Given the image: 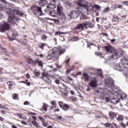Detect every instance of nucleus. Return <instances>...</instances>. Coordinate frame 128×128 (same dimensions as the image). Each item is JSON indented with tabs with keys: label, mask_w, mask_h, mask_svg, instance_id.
Returning <instances> with one entry per match:
<instances>
[{
	"label": "nucleus",
	"mask_w": 128,
	"mask_h": 128,
	"mask_svg": "<svg viewBox=\"0 0 128 128\" xmlns=\"http://www.w3.org/2000/svg\"><path fill=\"white\" fill-rule=\"evenodd\" d=\"M76 6L78 8L82 10V14H88L94 8L90 5L84 4V1L83 0H78L76 2Z\"/></svg>",
	"instance_id": "f257e3e1"
},
{
	"label": "nucleus",
	"mask_w": 128,
	"mask_h": 128,
	"mask_svg": "<svg viewBox=\"0 0 128 128\" xmlns=\"http://www.w3.org/2000/svg\"><path fill=\"white\" fill-rule=\"evenodd\" d=\"M105 50H106L107 52H110V54H112L111 55L110 58H113V60H116L117 58L120 57L122 56V51L120 50H116L114 47L109 46H104Z\"/></svg>",
	"instance_id": "f03ea898"
},
{
	"label": "nucleus",
	"mask_w": 128,
	"mask_h": 128,
	"mask_svg": "<svg viewBox=\"0 0 128 128\" xmlns=\"http://www.w3.org/2000/svg\"><path fill=\"white\" fill-rule=\"evenodd\" d=\"M122 63L120 64H116L114 68L116 70H118L119 72H123L126 68L128 69V60L126 58L124 59L122 61Z\"/></svg>",
	"instance_id": "7ed1b4c3"
},
{
	"label": "nucleus",
	"mask_w": 128,
	"mask_h": 128,
	"mask_svg": "<svg viewBox=\"0 0 128 128\" xmlns=\"http://www.w3.org/2000/svg\"><path fill=\"white\" fill-rule=\"evenodd\" d=\"M7 14L9 16L8 22L12 24H14L18 22V18L16 17V14L14 10H9L7 11Z\"/></svg>",
	"instance_id": "20e7f679"
},
{
	"label": "nucleus",
	"mask_w": 128,
	"mask_h": 128,
	"mask_svg": "<svg viewBox=\"0 0 128 128\" xmlns=\"http://www.w3.org/2000/svg\"><path fill=\"white\" fill-rule=\"evenodd\" d=\"M32 14L36 16H44V13L42 10V8L36 5H33L30 8Z\"/></svg>",
	"instance_id": "39448f33"
},
{
	"label": "nucleus",
	"mask_w": 128,
	"mask_h": 128,
	"mask_svg": "<svg viewBox=\"0 0 128 128\" xmlns=\"http://www.w3.org/2000/svg\"><path fill=\"white\" fill-rule=\"evenodd\" d=\"M66 52V49L62 48H54L52 50V54L57 56H60L62 54H64Z\"/></svg>",
	"instance_id": "423d86ee"
},
{
	"label": "nucleus",
	"mask_w": 128,
	"mask_h": 128,
	"mask_svg": "<svg viewBox=\"0 0 128 128\" xmlns=\"http://www.w3.org/2000/svg\"><path fill=\"white\" fill-rule=\"evenodd\" d=\"M10 28V24L6 22H4L0 24V32H5L6 30H8Z\"/></svg>",
	"instance_id": "0eeeda50"
},
{
	"label": "nucleus",
	"mask_w": 128,
	"mask_h": 128,
	"mask_svg": "<svg viewBox=\"0 0 128 128\" xmlns=\"http://www.w3.org/2000/svg\"><path fill=\"white\" fill-rule=\"evenodd\" d=\"M68 16H69L68 20H70V18H77L78 16H80V14H78V11L74 10L70 12V14H68Z\"/></svg>",
	"instance_id": "6e6552de"
},
{
	"label": "nucleus",
	"mask_w": 128,
	"mask_h": 128,
	"mask_svg": "<svg viewBox=\"0 0 128 128\" xmlns=\"http://www.w3.org/2000/svg\"><path fill=\"white\" fill-rule=\"evenodd\" d=\"M58 103L60 108L66 111L70 110V106L68 104H64L62 101H59Z\"/></svg>",
	"instance_id": "1a4fd4ad"
},
{
	"label": "nucleus",
	"mask_w": 128,
	"mask_h": 128,
	"mask_svg": "<svg viewBox=\"0 0 128 128\" xmlns=\"http://www.w3.org/2000/svg\"><path fill=\"white\" fill-rule=\"evenodd\" d=\"M56 2H58V4L60 3V2L58 0H53L50 4L47 6L48 8H49L50 10H54V8H56Z\"/></svg>",
	"instance_id": "9d476101"
},
{
	"label": "nucleus",
	"mask_w": 128,
	"mask_h": 128,
	"mask_svg": "<svg viewBox=\"0 0 128 128\" xmlns=\"http://www.w3.org/2000/svg\"><path fill=\"white\" fill-rule=\"evenodd\" d=\"M89 86L90 88H94L98 86V80H96V78H94L93 80L90 81V82L89 83Z\"/></svg>",
	"instance_id": "9b49d317"
},
{
	"label": "nucleus",
	"mask_w": 128,
	"mask_h": 128,
	"mask_svg": "<svg viewBox=\"0 0 128 128\" xmlns=\"http://www.w3.org/2000/svg\"><path fill=\"white\" fill-rule=\"evenodd\" d=\"M97 72H98L96 73L89 72V74H95L96 76H100V78H104V74H102V69L97 70Z\"/></svg>",
	"instance_id": "f8f14e48"
},
{
	"label": "nucleus",
	"mask_w": 128,
	"mask_h": 128,
	"mask_svg": "<svg viewBox=\"0 0 128 128\" xmlns=\"http://www.w3.org/2000/svg\"><path fill=\"white\" fill-rule=\"evenodd\" d=\"M84 26L86 28H92L94 26V24L88 21H85L84 22Z\"/></svg>",
	"instance_id": "ddd939ff"
},
{
	"label": "nucleus",
	"mask_w": 128,
	"mask_h": 128,
	"mask_svg": "<svg viewBox=\"0 0 128 128\" xmlns=\"http://www.w3.org/2000/svg\"><path fill=\"white\" fill-rule=\"evenodd\" d=\"M106 86L108 88H112L114 86V82L112 80H106Z\"/></svg>",
	"instance_id": "4468645a"
},
{
	"label": "nucleus",
	"mask_w": 128,
	"mask_h": 128,
	"mask_svg": "<svg viewBox=\"0 0 128 128\" xmlns=\"http://www.w3.org/2000/svg\"><path fill=\"white\" fill-rule=\"evenodd\" d=\"M58 16L60 22L62 24H64V22L66 20V14L64 13L62 14H59Z\"/></svg>",
	"instance_id": "2eb2a0df"
},
{
	"label": "nucleus",
	"mask_w": 128,
	"mask_h": 128,
	"mask_svg": "<svg viewBox=\"0 0 128 128\" xmlns=\"http://www.w3.org/2000/svg\"><path fill=\"white\" fill-rule=\"evenodd\" d=\"M48 74L47 72H42V80H44L45 82H50L48 80H50V79L48 78Z\"/></svg>",
	"instance_id": "dca6fc26"
},
{
	"label": "nucleus",
	"mask_w": 128,
	"mask_h": 128,
	"mask_svg": "<svg viewBox=\"0 0 128 128\" xmlns=\"http://www.w3.org/2000/svg\"><path fill=\"white\" fill-rule=\"evenodd\" d=\"M104 90L102 88H98L95 92V94H97V96H101L102 94H104Z\"/></svg>",
	"instance_id": "f3484780"
},
{
	"label": "nucleus",
	"mask_w": 128,
	"mask_h": 128,
	"mask_svg": "<svg viewBox=\"0 0 128 128\" xmlns=\"http://www.w3.org/2000/svg\"><path fill=\"white\" fill-rule=\"evenodd\" d=\"M110 102L112 104H116L120 102V98L118 96L114 98H112L110 100Z\"/></svg>",
	"instance_id": "a211bd4d"
},
{
	"label": "nucleus",
	"mask_w": 128,
	"mask_h": 128,
	"mask_svg": "<svg viewBox=\"0 0 128 128\" xmlns=\"http://www.w3.org/2000/svg\"><path fill=\"white\" fill-rule=\"evenodd\" d=\"M56 12L58 15L62 14H64V8H62V6H60V5H58Z\"/></svg>",
	"instance_id": "6ab92c4d"
},
{
	"label": "nucleus",
	"mask_w": 128,
	"mask_h": 128,
	"mask_svg": "<svg viewBox=\"0 0 128 128\" xmlns=\"http://www.w3.org/2000/svg\"><path fill=\"white\" fill-rule=\"evenodd\" d=\"M108 115L110 120H114V118H116V114L114 112H110Z\"/></svg>",
	"instance_id": "aec40b11"
},
{
	"label": "nucleus",
	"mask_w": 128,
	"mask_h": 128,
	"mask_svg": "<svg viewBox=\"0 0 128 128\" xmlns=\"http://www.w3.org/2000/svg\"><path fill=\"white\" fill-rule=\"evenodd\" d=\"M117 96L119 98V100H124V98H126V95L124 93L118 94Z\"/></svg>",
	"instance_id": "412c9836"
},
{
	"label": "nucleus",
	"mask_w": 128,
	"mask_h": 128,
	"mask_svg": "<svg viewBox=\"0 0 128 128\" xmlns=\"http://www.w3.org/2000/svg\"><path fill=\"white\" fill-rule=\"evenodd\" d=\"M82 76L85 82H88L90 80V76L86 72H84L82 74Z\"/></svg>",
	"instance_id": "4be33fe9"
},
{
	"label": "nucleus",
	"mask_w": 128,
	"mask_h": 128,
	"mask_svg": "<svg viewBox=\"0 0 128 128\" xmlns=\"http://www.w3.org/2000/svg\"><path fill=\"white\" fill-rule=\"evenodd\" d=\"M48 104L44 103L43 104L42 107L40 109V110H42V112H48Z\"/></svg>",
	"instance_id": "5701e85b"
},
{
	"label": "nucleus",
	"mask_w": 128,
	"mask_h": 128,
	"mask_svg": "<svg viewBox=\"0 0 128 128\" xmlns=\"http://www.w3.org/2000/svg\"><path fill=\"white\" fill-rule=\"evenodd\" d=\"M84 22L82 24H80L75 28L76 30H84Z\"/></svg>",
	"instance_id": "b1692460"
},
{
	"label": "nucleus",
	"mask_w": 128,
	"mask_h": 128,
	"mask_svg": "<svg viewBox=\"0 0 128 128\" xmlns=\"http://www.w3.org/2000/svg\"><path fill=\"white\" fill-rule=\"evenodd\" d=\"M48 46V44H46V43H41L38 46V48H41V50H44V46Z\"/></svg>",
	"instance_id": "393cba45"
},
{
	"label": "nucleus",
	"mask_w": 128,
	"mask_h": 128,
	"mask_svg": "<svg viewBox=\"0 0 128 128\" xmlns=\"http://www.w3.org/2000/svg\"><path fill=\"white\" fill-rule=\"evenodd\" d=\"M50 14L52 16H58V14L56 11H51Z\"/></svg>",
	"instance_id": "a878e982"
},
{
	"label": "nucleus",
	"mask_w": 128,
	"mask_h": 128,
	"mask_svg": "<svg viewBox=\"0 0 128 128\" xmlns=\"http://www.w3.org/2000/svg\"><path fill=\"white\" fill-rule=\"evenodd\" d=\"M113 21L115 22H120V17L116 15L114 16Z\"/></svg>",
	"instance_id": "bb28decb"
},
{
	"label": "nucleus",
	"mask_w": 128,
	"mask_h": 128,
	"mask_svg": "<svg viewBox=\"0 0 128 128\" xmlns=\"http://www.w3.org/2000/svg\"><path fill=\"white\" fill-rule=\"evenodd\" d=\"M46 0H42L40 1L38 3V5L40 6H46Z\"/></svg>",
	"instance_id": "cd10ccee"
},
{
	"label": "nucleus",
	"mask_w": 128,
	"mask_h": 128,
	"mask_svg": "<svg viewBox=\"0 0 128 128\" xmlns=\"http://www.w3.org/2000/svg\"><path fill=\"white\" fill-rule=\"evenodd\" d=\"M51 104H52V108H56V100H52L50 102Z\"/></svg>",
	"instance_id": "c85d7f7f"
},
{
	"label": "nucleus",
	"mask_w": 128,
	"mask_h": 128,
	"mask_svg": "<svg viewBox=\"0 0 128 128\" xmlns=\"http://www.w3.org/2000/svg\"><path fill=\"white\" fill-rule=\"evenodd\" d=\"M124 116L122 115H119L118 117L117 118L116 120H117L122 121L124 120Z\"/></svg>",
	"instance_id": "c756f323"
},
{
	"label": "nucleus",
	"mask_w": 128,
	"mask_h": 128,
	"mask_svg": "<svg viewBox=\"0 0 128 128\" xmlns=\"http://www.w3.org/2000/svg\"><path fill=\"white\" fill-rule=\"evenodd\" d=\"M12 98L13 100H19L18 95L16 94H14L12 95Z\"/></svg>",
	"instance_id": "7c9ffc66"
},
{
	"label": "nucleus",
	"mask_w": 128,
	"mask_h": 128,
	"mask_svg": "<svg viewBox=\"0 0 128 128\" xmlns=\"http://www.w3.org/2000/svg\"><path fill=\"white\" fill-rule=\"evenodd\" d=\"M7 84L8 86L9 90H12V81H9L7 82Z\"/></svg>",
	"instance_id": "2f4dec72"
},
{
	"label": "nucleus",
	"mask_w": 128,
	"mask_h": 128,
	"mask_svg": "<svg viewBox=\"0 0 128 128\" xmlns=\"http://www.w3.org/2000/svg\"><path fill=\"white\" fill-rule=\"evenodd\" d=\"M56 120H60V122H64V119L62 118L61 116H58L56 117Z\"/></svg>",
	"instance_id": "473e14b6"
},
{
	"label": "nucleus",
	"mask_w": 128,
	"mask_h": 128,
	"mask_svg": "<svg viewBox=\"0 0 128 128\" xmlns=\"http://www.w3.org/2000/svg\"><path fill=\"white\" fill-rule=\"evenodd\" d=\"M37 64L38 66H40L41 68H42V66H44V62H42V60H40V61L38 60V62Z\"/></svg>",
	"instance_id": "72a5a7b5"
},
{
	"label": "nucleus",
	"mask_w": 128,
	"mask_h": 128,
	"mask_svg": "<svg viewBox=\"0 0 128 128\" xmlns=\"http://www.w3.org/2000/svg\"><path fill=\"white\" fill-rule=\"evenodd\" d=\"M16 14H18V16H24L22 12V11L20 10H17L16 12Z\"/></svg>",
	"instance_id": "f704fd0d"
},
{
	"label": "nucleus",
	"mask_w": 128,
	"mask_h": 128,
	"mask_svg": "<svg viewBox=\"0 0 128 128\" xmlns=\"http://www.w3.org/2000/svg\"><path fill=\"white\" fill-rule=\"evenodd\" d=\"M53 56L52 54H48V56L46 57L47 60H52V58H53Z\"/></svg>",
	"instance_id": "c9c22d12"
},
{
	"label": "nucleus",
	"mask_w": 128,
	"mask_h": 128,
	"mask_svg": "<svg viewBox=\"0 0 128 128\" xmlns=\"http://www.w3.org/2000/svg\"><path fill=\"white\" fill-rule=\"evenodd\" d=\"M112 92H115L116 94H118V90L116 88H112Z\"/></svg>",
	"instance_id": "e433bc0d"
},
{
	"label": "nucleus",
	"mask_w": 128,
	"mask_h": 128,
	"mask_svg": "<svg viewBox=\"0 0 128 128\" xmlns=\"http://www.w3.org/2000/svg\"><path fill=\"white\" fill-rule=\"evenodd\" d=\"M32 60H33L32 58H29L27 59L26 62H28V64H32Z\"/></svg>",
	"instance_id": "4c0bfd02"
},
{
	"label": "nucleus",
	"mask_w": 128,
	"mask_h": 128,
	"mask_svg": "<svg viewBox=\"0 0 128 128\" xmlns=\"http://www.w3.org/2000/svg\"><path fill=\"white\" fill-rule=\"evenodd\" d=\"M120 126L122 128H126V124L124 123L123 122H122L120 124Z\"/></svg>",
	"instance_id": "58836bf2"
},
{
	"label": "nucleus",
	"mask_w": 128,
	"mask_h": 128,
	"mask_svg": "<svg viewBox=\"0 0 128 128\" xmlns=\"http://www.w3.org/2000/svg\"><path fill=\"white\" fill-rule=\"evenodd\" d=\"M38 118L40 120V122H44V118L42 116H38Z\"/></svg>",
	"instance_id": "ea45409f"
},
{
	"label": "nucleus",
	"mask_w": 128,
	"mask_h": 128,
	"mask_svg": "<svg viewBox=\"0 0 128 128\" xmlns=\"http://www.w3.org/2000/svg\"><path fill=\"white\" fill-rule=\"evenodd\" d=\"M38 60H39V59H38V58L36 59V60H34H34H32V64H33L34 66H36V64L38 63Z\"/></svg>",
	"instance_id": "a19ab883"
},
{
	"label": "nucleus",
	"mask_w": 128,
	"mask_h": 128,
	"mask_svg": "<svg viewBox=\"0 0 128 128\" xmlns=\"http://www.w3.org/2000/svg\"><path fill=\"white\" fill-rule=\"evenodd\" d=\"M71 100L72 102H76V100H78V98H76V97H72L71 98Z\"/></svg>",
	"instance_id": "79ce46f5"
},
{
	"label": "nucleus",
	"mask_w": 128,
	"mask_h": 128,
	"mask_svg": "<svg viewBox=\"0 0 128 128\" xmlns=\"http://www.w3.org/2000/svg\"><path fill=\"white\" fill-rule=\"evenodd\" d=\"M42 40H46L48 38V36H46V34H43L41 36Z\"/></svg>",
	"instance_id": "37998d69"
},
{
	"label": "nucleus",
	"mask_w": 128,
	"mask_h": 128,
	"mask_svg": "<svg viewBox=\"0 0 128 128\" xmlns=\"http://www.w3.org/2000/svg\"><path fill=\"white\" fill-rule=\"evenodd\" d=\"M95 8H96V10H100V6L95 4Z\"/></svg>",
	"instance_id": "c03bdc74"
},
{
	"label": "nucleus",
	"mask_w": 128,
	"mask_h": 128,
	"mask_svg": "<svg viewBox=\"0 0 128 128\" xmlns=\"http://www.w3.org/2000/svg\"><path fill=\"white\" fill-rule=\"evenodd\" d=\"M70 60V58H68V60H66V61H64V62H65V64H66V66H68L69 64Z\"/></svg>",
	"instance_id": "a18cd8bd"
},
{
	"label": "nucleus",
	"mask_w": 128,
	"mask_h": 128,
	"mask_svg": "<svg viewBox=\"0 0 128 128\" xmlns=\"http://www.w3.org/2000/svg\"><path fill=\"white\" fill-rule=\"evenodd\" d=\"M64 32H57L55 33V34L56 36H60V34H63Z\"/></svg>",
	"instance_id": "49530a36"
},
{
	"label": "nucleus",
	"mask_w": 128,
	"mask_h": 128,
	"mask_svg": "<svg viewBox=\"0 0 128 128\" xmlns=\"http://www.w3.org/2000/svg\"><path fill=\"white\" fill-rule=\"evenodd\" d=\"M32 123L33 124L34 126H38V122H36V121L33 120Z\"/></svg>",
	"instance_id": "de8ad7c7"
},
{
	"label": "nucleus",
	"mask_w": 128,
	"mask_h": 128,
	"mask_svg": "<svg viewBox=\"0 0 128 128\" xmlns=\"http://www.w3.org/2000/svg\"><path fill=\"white\" fill-rule=\"evenodd\" d=\"M16 115L18 116L20 118H22V114L20 113H17Z\"/></svg>",
	"instance_id": "09e8293b"
},
{
	"label": "nucleus",
	"mask_w": 128,
	"mask_h": 128,
	"mask_svg": "<svg viewBox=\"0 0 128 128\" xmlns=\"http://www.w3.org/2000/svg\"><path fill=\"white\" fill-rule=\"evenodd\" d=\"M35 76H40V72H34Z\"/></svg>",
	"instance_id": "8fccbe9b"
},
{
	"label": "nucleus",
	"mask_w": 128,
	"mask_h": 128,
	"mask_svg": "<svg viewBox=\"0 0 128 128\" xmlns=\"http://www.w3.org/2000/svg\"><path fill=\"white\" fill-rule=\"evenodd\" d=\"M122 4L124 6H128V1H123L122 2Z\"/></svg>",
	"instance_id": "3c124183"
},
{
	"label": "nucleus",
	"mask_w": 128,
	"mask_h": 128,
	"mask_svg": "<svg viewBox=\"0 0 128 128\" xmlns=\"http://www.w3.org/2000/svg\"><path fill=\"white\" fill-rule=\"evenodd\" d=\"M43 123L42 124V126H48V122H42Z\"/></svg>",
	"instance_id": "603ef678"
},
{
	"label": "nucleus",
	"mask_w": 128,
	"mask_h": 128,
	"mask_svg": "<svg viewBox=\"0 0 128 128\" xmlns=\"http://www.w3.org/2000/svg\"><path fill=\"white\" fill-rule=\"evenodd\" d=\"M100 34H102V36H106V38H108V33H102Z\"/></svg>",
	"instance_id": "864d4df0"
},
{
	"label": "nucleus",
	"mask_w": 128,
	"mask_h": 128,
	"mask_svg": "<svg viewBox=\"0 0 128 128\" xmlns=\"http://www.w3.org/2000/svg\"><path fill=\"white\" fill-rule=\"evenodd\" d=\"M72 40L74 41L78 40V36H74V37H73Z\"/></svg>",
	"instance_id": "5fc2aeb1"
},
{
	"label": "nucleus",
	"mask_w": 128,
	"mask_h": 128,
	"mask_svg": "<svg viewBox=\"0 0 128 128\" xmlns=\"http://www.w3.org/2000/svg\"><path fill=\"white\" fill-rule=\"evenodd\" d=\"M72 69H69L66 70V74H70V72H72Z\"/></svg>",
	"instance_id": "6e6d98bb"
},
{
	"label": "nucleus",
	"mask_w": 128,
	"mask_h": 128,
	"mask_svg": "<svg viewBox=\"0 0 128 128\" xmlns=\"http://www.w3.org/2000/svg\"><path fill=\"white\" fill-rule=\"evenodd\" d=\"M54 22H61L60 21V18L58 17V19H54Z\"/></svg>",
	"instance_id": "4d7b16f0"
},
{
	"label": "nucleus",
	"mask_w": 128,
	"mask_h": 128,
	"mask_svg": "<svg viewBox=\"0 0 128 128\" xmlns=\"http://www.w3.org/2000/svg\"><path fill=\"white\" fill-rule=\"evenodd\" d=\"M0 112L1 114H6V112L4 110H0Z\"/></svg>",
	"instance_id": "13d9d810"
},
{
	"label": "nucleus",
	"mask_w": 128,
	"mask_h": 128,
	"mask_svg": "<svg viewBox=\"0 0 128 128\" xmlns=\"http://www.w3.org/2000/svg\"><path fill=\"white\" fill-rule=\"evenodd\" d=\"M55 82H56V84H60V80H55Z\"/></svg>",
	"instance_id": "bf43d9fd"
},
{
	"label": "nucleus",
	"mask_w": 128,
	"mask_h": 128,
	"mask_svg": "<svg viewBox=\"0 0 128 128\" xmlns=\"http://www.w3.org/2000/svg\"><path fill=\"white\" fill-rule=\"evenodd\" d=\"M21 124H24L25 126H26V124H28V123H26V122L25 121H22Z\"/></svg>",
	"instance_id": "052dcab7"
},
{
	"label": "nucleus",
	"mask_w": 128,
	"mask_h": 128,
	"mask_svg": "<svg viewBox=\"0 0 128 128\" xmlns=\"http://www.w3.org/2000/svg\"><path fill=\"white\" fill-rule=\"evenodd\" d=\"M71 94H73V96H76V94L74 93V91L71 90L70 92Z\"/></svg>",
	"instance_id": "680f3d73"
},
{
	"label": "nucleus",
	"mask_w": 128,
	"mask_h": 128,
	"mask_svg": "<svg viewBox=\"0 0 128 128\" xmlns=\"http://www.w3.org/2000/svg\"><path fill=\"white\" fill-rule=\"evenodd\" d=\"M26 78H30V75L28 73H27L26 74Z\"/></svg>",
	"instance_id": "e2e57ef3"
},
{
	"label": "nucleus",
	"mask_w": 128,
	"mask_h": 128,
	"mask_svg": "<svg viewBox=\"0 0 128 128\" xmlns=\"http://www.w3.org/2000/svg\"><path fill=\"white\" fill-rule=\"evenodd\" d=\"M110 42H116V38H114V39H112V40H110Z\"/></svg>",
	"instance_id": "0e129e2a"
},
{
	"label": "nucleus",
	"mask_w": 128,
	"mask_h": 128,
	"mask_svg": "<svg viewBox=\"0 0 128 128\" xmlns=\"http://www.w3.org/2000/svg\"><path fill=\"white\" fill-rule=\"evenodd\" d=\"M3 110H10V108L8 107H6V106H4V108H3Z\"/></svg>",
	"instance_id": "69168bd1"
},
{
	"label": "nucleus",
	"mask_w": 128,
	"mask_h": 128,
	"mask_svg": "<svg viewBox=\"0 0 128 128\" xmlns=\"http://www.w3.org/2000/svg\"><path fill=\"white\" fill-rule=\"evenodd\" d=\"M4 118L2 116H0V122H4Z\"/></svg>",
	"instance_id": "338daca9"
},
{
	"label": "nucleus",
	"mask_w": 128,
	"mask_h": 128,
	"mask_svg": "<svg viewBox=\"0 0 128 128\" xmlns=\"http://www.w3.org/2000/svg\"><path fill=\"white\" fill-rule=\"evenodd\" d=\"M37 32H42V30L38 28L36 30Z\"/></svg>",
	"instance_id": "774afa93"
}]
</instances>
